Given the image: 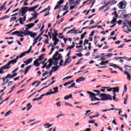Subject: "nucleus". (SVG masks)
<instances>
[{
	"label": "nucleus",
	"mask_w": 131,
	"mask_h": 131,
	"mask_svg": "<svg viewBox=\"0 0 131 131\" xmlns=\"http://www.w3.org/2000/svg\"><path fill=\"white\" fill-rule=\"evenodd\" d=\"M39 7V5H37L35 6L29 8V7H23L21 8V13H26L27 12H35V9H37Z\"/></svg>",
	"instance_id": "obj_1"
},
{
	"label": "nucleus",
	"mask_w": 131,
	"mask_h": 131,
	"mask_svg": "<svg viewBox=\"0 0 131 131\" xmlns=\"http://www.w3.org/2000/svg\"><path fill=\"white\" fill-rule=\"evenodd\" d=\"M62 58V55L61 54H59L58 52H56L55 54L53 55L52 57V60H54V61H53V65L55 66H57L58 64H59V62L58 61H60L61 60V58Z\"/></svg>",
	"instance_id": "obj_2"
},
{
	"label": "nucleus",
	"mask_w": 131,
	"mask_h": 131,
	"mask_svg": "<svg viewBox=\"0 0 131 131\" xmlns=\"http://www.w3.org/2000/svg\"><path fill=\"white\" fill-rule=\"evenodd\" d=\"M100 97H101V101H105L108 100L112 101V97H111V95H107L105 93H102L101 94H100Z\"/></svg>",
	"instance_id": "obj_3"
},
{
	"label": "nucleus",
	"mask_w": 131,
	"mask_h": 131,
	"mask_svg": "<svg viewBox=\"0 0 131 131\" xmlns=\"http://www.w3.org/2000/svg\"><path fill=\"white\" fill-rule=\"evenodd\" d=\"M7 78H10V79L11 78H13V77H12V75H11V74H9L5 78L3 77L2 78V79H3V80L2 86H4V85H6V84H7V83H8V82H9V79H7ZM6 79H7V80L6 82L5 83V80H6Z\"/></svg>",
	"instance_id": "obj_4"
},
{
	"label": "nucleus",
	"mask_w": 131,
	"mask_h": 131,
	"mask_svg": "<svg viewBox=\"0 0 131 131\" xmlns=\"http://www.w3.org/2000/svg\"><path fill=\"white\" fill-rule=\"evenodd\" d=\"M125 1H123L119 3V4H118V7H119V9H125Z\"/></svg>",
	"instance_id": "obj_5"
},
{
	"label": "nucleus",
	"mask_w": 131,
	"mask_h": 131,
	"mask_svg": "<svg viewBox=\"0 0 131 131\" xmlns=\"http://www.w3.org/2000/svg\"><path fill=\"white\" fill-rule=\"evenodd\" d=\"M34 25H35V24L34 23H30L29 24L27 25H25V27H27L26 28V31H29V30H28L29 29H30L31 28H32V27H33L34 26Z\"/></svg>",
	"instance_id": "obj_6"
},
{
	"label": "nucleus",
	"mask_w": 131,
	"mask_h": 131,
	"mask_svg": "<svg viewBox=\"0 0 131 131\" xmlns=\"http://www.w3.org/2000/svg\"><path fill=\"white\" fill-rule=\"evenodd\" d=\"M27 35H29L31 36V37H33V38H34L36 35H37V33H34L32 31H28V34H27Z\"/></svg>",
	"instance_id": "obj_7"
},
{
	"label": "nucleus",
	"mask_w": 131,
	"mask_h": 131,
	"mask_svg": "<svg viewBox=\"0 0 131 131\" xmlns=\"http://www.w3.org/2000/svg\"><path fill=\"white\" fill-rule=\"evenodd\" d=\"M17 33L18 34H24L25 36H27V34H28V31H26V29L25 30V31H22L21 30H20L19 31H17Z\"/></svg>",
	"instance_id": "obj_8"
},
{
	"label": "nucleus",
	"mask_w": 131,
	"mask_h": 131,
	"mask_svg": "<svg viewBox=\"0 0 131 131\" xmlns=\"http://www.w3.org/2000/svg\"><path fill=\"white\" fill-rule=\"evenodd\" d=\"M19 58H21V57H20V56H17L15 59L9 61V62L10 63V64H15V63H17V61Z\"/></svg>",
	"instance_id": "obj_9"
},
{
	"label": "nucleus",
	"mask_w": 131,
	"mask_h": 131,
	"mask_svg": "<svg viewBox=\"0 0 131 131\" xmlns=\"http://www.w3.org/2000/svg\"><path fill=\"white\" fill-rule=\"evenodd\" d=\"M70 58H71V57H68V58L67 59H66L64 64H63V66H66V65H67L68 64H69V63H70V62H71L72 59H70Z\"/></svg>",
	"instance_id": "obj_10"
},
{
	"label": "nucleus",
	"mask_w": 131,
	"mask_h": 131,
	"mask_svg": "<svg viewBox=\"0 0 131 131\" xmlns=\"http://www.w3.org/2000/svg\"><path fill=\"white\" fill-rule=\"evenodd\" d=\"M64 3V0H60L58 2H57V4L56 5V7L54 8V10H57L59 7H60V5H62Z\"/></svg>",
	"instance_id": "obj_11"
},
{
	"label": "nucleus",
	"mask_w": 131,
	"mask_h": 131,
	"mask_svg": "<svg viewBox=\"0 0 131 131\" xmlns=\"http://www.w3.org/2000/svg\"><path fill=\"white\" fill-rule=\"evenodd\" d=\"M124 74H125L126 75H127V79L129 80V81H130V79H131V76L130 74H129V73H128V72H127V71H125L124 72Z\"/></svg>",
	"instance_id": "obj_12"
},
{
	"label": "nucleus",
	"mask_w": 131,
	"mask_h": 131,
	"mask_svg": "<svg viewBox=\"0 0 131 131\" xmlns=\"http://www.w3.org/2000/svg\"><path fill=\"white\" fill-rule=\"evenodd\" d=\"M32 60H33V58H29L28 60H27V61H24V63H25L26 66H27L28 65V64H30V63L32 62Z\"/></svg>",
	"instance_id": "obj_13"
},
{
	"label": "nucleus",
	"mask_w": 131,
	"mask_h": 131,
	"mask_svg": "<svg viewBox=\"0 0 131 131\" xmlns=\"http://www.w3.org/2000/svg\"><path fill=\"white\" fill-rule=\"evenodd\" d=\"M11 64L9 62H8V63H7L5 66H4V67H2V68H3V69H10V68H11V66H10Z\"/></svg>",
	"instance_id": "obj_14"
},
{
	"label": "nucleus",
	"mask_w": 131,
	"mask_h": 131,
	"mask_svg": "<svg viewBox=\"0 0 131 131\" xmlns=\"http://www.w3.org/2000/svg\"><path fill=\"white\" fill-rule=\"evenodd\" d=\"M39 15V13H37L36 12H35L34 13H32L31 16H33L32 17L33 20H35L37 18V16Z\"/></svg>",
	"instance_id": "obj_15"
},
{
	"label": "nucleus",
	"mask_w": 131,
	"mask_h": 131,
	"mask_svg": "<svg viewBox=\"0 0 131 131\" xmlns=\"http://www.w3.org/2000/svg\"><path fill=\"white\" fill-rule=\"evenodd\" d=\"M71 33H76V34L78 33L76 32V30H75V27L73 29L69 31L67 33V34H71Z\"/></svg>",
	"instance_id": "obj_16"
},
{
	"label": "nucleus",
	"mask_w": 131,
	"mask_h": 131,
	"mask_svg": "<svg viewBox=\"0 0 131 131\" xmlns=\"http://www.w3.org/2000/svg\"><path fill=\"white\" fill-rule=\"evenodd\" d=\"M39 60H38L37 59H36L34 61V63L33 65H34V66H36V67H39V66L40 65V63H38V61Z\"/></svg>",
	"instance_id": "obj_17"
},
{
	"label": "nucleus",
	"mask_w": 131,
	"mask_h": 131,
	"mask_svg": "<svg viewBox=\"0 0 131 131\" xmlns=\"http://www.w3.org/2000/svg\"><path fill=\"white\" fill-rule=\"evenodd\" d=\"M31 67H32V66L30 65L25 68V74H26L27 73V72H28V71H29V70H30V69L31 68Z\"/></svg>",
	"instance_id": "obj_18"
},
{
	"label": "nucleus",
	"mask_w": 131,
	"mask_h": 131,
	"mask_svg": "<svg viewBox=\"0 0 131 131\" xmlns=\"http://www.w3.org/2000/svg\"><path fill=\"white\" fill-rule=\"evenodd\" d=\"M29 53H30V52L29 50L26 52H24L19 55V57H20V58H23V57H24V56H25L26 54H29Z\"/></svg>",
	"instance_id": "obj_19"
},
{
	"label": "nucleus",
	"mask_w": 131,
	"mask_h": 131,
	"mask_svg": "<svg viewBox=\"0 0 131 131\" xmlns=\"http://www.w3.org/2000/svg\"><path fill=\"white\" fill-rule=\"evenodd\" d=\"M48 62H49L48 66L51 68L53 66V64H54V60L52 58H50L49 59Z\"/></svg>",
	"instance_id": "obj_20"
},
{
	"label": "nucleus",
	"mask_w": 131,
	"mask_h": 131,
	"mask_svg": "<svg viewBox=\"0 0 131 131\" xmlns=\"http://www.w3.org/2000/svg\"><path fill=\"white\" fill-rule=\"evenodd\" d=\"M108 4L109 5H115L116 4H117V1L115 0H112V1H108Z\"/></svg>",
	"instance_id": "obj_21"
},
{
	"label": "nucleus",
	"mask_w": 131,
	"mask_h": 131,
	"mask_svg": "<svg viewBox=\"0 0 131 131\" xmlns=\"http://www.w3.org/2000/svg\"><path fill=\"white\" fill-rule=\"evenodd\" d=\"M42 97H45V95H41L40 97H38L36 98H34L33 99V102H34V101H39V100H41L42 99Z\"/></svg>",
	"instance_id": "obj_22"
},
{
	"label": "nucleus",
	"mask_w": 131,
	"mask_h": 131,
	"mask_svg": "<svg viewBox=\"0 0 131 131\" xmlns=\"http://www.w3.org/2000/svg\"><path fill=\"white\" fill-rule=\"evenodd\" d=\"M125 69L127 71H129L131 73V67L128 65H125Z\"/></svg>",
	"instance_id": "obj_23"
},
{
	"label": "nucleus",
	"mask_w": 131,
	"mask_h": 131,
	"mask_svg": "<svg viewBox=\"0 0 131 131\" xmlns=\"http://www.w3.org/2000/svg\"><path fill=\"white\" fill-rule=\"evenodd\" d=\"M59 67L60 66H54L52 68V69L54 71V72H55V71H57V70L59 69Z\"/></svg>",
	"instance_id": "obj_24"
},
{
	"label": "nucleus",
	"mask_w": 131,
	"mask_h": 131,
	"mask_svg": "<svg viewBox=\"0 0 131 131\" xmlns=\"http://www.w3.org/2000/svg\"><path fill=\"white\" fill-rule=\"evenodd\" d=\"M113 92H115V93H119V87L117 88H113Z\"/></svg>",
	"instance_id": "obj_25"
},
{
	"label": "nucleus",
	"mask_w": 131,
	"mask_h": 131,
	"mask_svg": "<svg viewBox=\"0 0 131 131\" xmlns=\"http://www.w3.org/2000/svg\"><path fill=\"white\" fill-rule=\"evenodd\" d=\"M43 56H46V54H41L39 57V59H38V61H42V60H43Z\"/></svg>",
	"instance_id": "obj_26"
},
{
	"label": "nucleus",
	"mask_w": 131,
	"mask_h": 131,
	"mask_svg": "<svg viewBox=\"0 0 131 131\" xmlns=\"http://www.w3.org/2000/svg\"><path fill=\"white\" fill-rule=\"evenodd\" d=\"M127 22H128V20H126L124 21V23H123V24L124 25V26H123V27H127V28H128V26H127V24H126L127 23Z\"/></svg>",
	"instance_id": "obj_27"
},
{
	"label": "nucleus",
	"mask_w": 131,
	"mask_h": 131,
	"mask_svg": "<svg viewBox=\"0 0 131 131\" xmlns=\"http://www.w3.org/2000/svg\"><path fill=\"white\" fill-rule=\"evenodd\" d=\"M71 5H75V6H77L78 4H79V2L78 1H76L75 2H70Z\"/></svg>",
	"instance_id": "obj_28"
},
{
	"label": "nucleus",
	"mask_w": 131,
	"mask_h": 131,
	"mask_svg": "<svg viewBox=\"0 0 131 131\" xmlns=\"http://www.w3.org/2000/svg\"><path fill=\"white\" fill-rule=\"evenodd\" d=\"M86 34H88V32H84V33L82 34L81 35L80 39H83V38L85 37V36L84 35H86Z\"/></svg>",
	"instance_id": "obj_29"
},
{
	"label": "nucleus",
	"mask_w": 131,
	"mask_h": 131,
	"mask_svg": "<svg viewBox=\"0 0 131 131\" xmlns=\"http://www.w3.org/2000/svg\"><path fill=\"white\" fill-rule=\"evenodd\" d=\"M70 98H72V94H70V95H67L64 97V100H68V99H70Z\"/></svg>",
	"instance_id": "obj_30"
},
{
	"label": "nucleus",
	"mask_w": 131,
	"mask_h": 131,
	"mask_svg": "<svg viewBox=\"0 0 131 131\" xmlns=\"http://www.w3.org/2000/svg\"><path fill=\"white\" fill-rule=\"evenodd\" d=\"M113 19L112 20V21L110 22L111 24H114L115 22H116L117 19L114 17H113Z\"/></svg>",
	"instance_id": "obj_31"
},
{
	"label": "nucleus",
	"mask_w": 131,
	"mask_h": 131,
	"mask_svg": "<svg viewBox=\"0 0 131 131\" xmlns=\"http://www.w3.org/2000/svg\"><path fill=\"white\" fill-rule=\"evenodd\" d=\"M63 20H64V18H62L60 19V21L59 22V20H57V21L54 25V26H56V25H57V24H58V25H59V24H60V23H61V22H63Z\"/></svg>",
	"instance_id": "obj_32"
},
{
	"label": "nucleus",
	"mask_w": 131,
	"mask_h": 131,
	"mask_svg": "<svg viewBox=\"0 0 131 131\" xmlns=\"http://www.w3.org/2000/svg\"><path fill=\"white\" fill-rule=\"evenodd\" d=\"M18 21H19V23L21 25H23L24 24V22H23V18L22 17H20L19 19H18Z\"/></svg>",
	"instance_id": "obj_33"
},
{
	"label": "nucleus",
	"mask_w": 131,
	"mask_h": 131,
	"mask_svg": "<svg viewBox=\"0 0 131 131\" xmlns=\"http://www.w3.org/2000/svg\"><path fill=\"white\" fill-rule=\"evenodd\" d=\"M111 67H114V68H118V66H117V64H114V63H112V65L109 66Z\"/></svg>",
	"instance_id": "obj_34"
},
{
	"label": "nucleus",
	"mask_w": 131,
	"mask_h": 131,
	"mask_svg": "<svg viewBox=\"0 0 131 131\" xmlns=\"http://www.w3.org/2000/svg\"><path fill=\"white\" fill-rule=\"evenodd\" d=\"M52 34V40L55 39V38H57V36L58 35V34H53L52 33H51Z\"/></svg>",
	"instance_id": "obj_35"
},
{
	"label": "nucleus",
	"mask_w": 131,
	"mask_h": 131,
	"mask_svg": "<svg viewBox=\"0 0 131 131\" xmlns=\"http://www.w3.org/2000/svg\"><path fill=\"white\" fill-rule=\"evenodd\" d=\"M8 18H10V16H8L7 15H5L4 16H3L2 17H1V20H5V19H8Z\"/></svg>",
	"instance_id": "obj_36"
},
{
	"label": "nucleus",
	"mask_w": 131,
	"mask_h": 131,
	"mask_svg": "<svg viewBox=\"0 0 131 131\" xmlns=\"http://www.w3.org/2000/svg\"><path fill=\"white\" fill-rule=\"evenodd\" d=\"M44 126H47L45 127V128H50V127H51V126H53V125L52 124H45L44 125Z\"/></svg>",
	"instance_id": "obj_37"
},
{
	"label": "nucleus",
	"mask_w": 131,
	"mask_h": 131,
	"mask_svg": "<svg viewBox=\"0 0 131 131\" xmlns=\"http://www.w3.org/2000/svg\"><path fill=\"white\" fill-rule=\"evenodd\" d=\"M67 6H68V3L66 4V5L64 6V8H63V11H66L68 10V7H67Z\"/></svg>",
	"instance_id": "obj_38"
},
{
	"label": "nucleus",
	"mask_w": 131,
	"mask_h": 131,
	"mask_svg": "<svg viewBox=\"0 0 131 131\" xmlns=\"http://www.w3.org/2000/svg\"><path fill=\"white\" fill-rule=\"evenodd\" d=\"M58 89L59 88L58 86L53 88V90L56 94H57V93H59V91H58Z\"/></svg>",
	"instance_id": "obj_39"
},
{
	"label": "nucleus",
	"mask_w": 131,
	"mask_h": 131,
	"mask_svg": "<svg viewBox=\"0 0 131 131\" xmlns=\"http://www.w3.org/2000/svg\"><path fill=\"white\" fill-rule=\"evenodd\" d=\"M113 54L112 53H106V55H104V57H112Z\"/></svg>",
	"instance_id": "obj_40"
},
{
	"label": "nucleus",
	"mask_w": 131,
	"mask_h": 131,
	"mask_svg": "<svg viewBox=\"0 0 131 131\" xmlns=\"http://www.w3.org/2000/svg\"><path fill=\"white\" fill-rule=\"evenodd\" d=\"M10 19L11 20H10V22H12V21H15V20H17V17H11Z\"/></svg>",
	"instance_id": "obj_41"
},
{
	"label": "nucleus",
	"mask_w": 131,
	"mask_h": 131,
	"mask_svg": "<svg viewBox=\"0 0 131 131\" xmlns=\"http://www.w3.org/2000/svg\"><path fill=\"white\" fill-rule=\"evenodd\" d=\"M18 70H19V68H17L15 69H14V70H13L11 72V73H12L13 74H14V73H15V72H16V71H18Z\"/></svg>",
	"instance_id": "obj_42"
},
{
	"label": "nucleus",
	"mask_w": 131,
	"mask_h": 131,
	"mask_svg": "<svg viewBox=\"0 0 131 131\" xmlns=\"http://www.w3.org/2000/svg\"><path fill=\"white\" fill-rule=\"evenodd\" d=\"M11 110H9L8 112H7L5 115V116H9V115H10V114H11Z\"/></svg>",
	"instance_id": "obj_43"
},
{
	"label": "nucleus",
	"mask_w": 131,
	"mask_h": 131,
	"mask_svg": "<svg viewBox=\"0 0 131 131\" xmlns=\"http://www.w3.org/2000/svg\"><path fill=\"white\" fill-rule=\"evenodd\" d=\"M63 62H64V60L63 59H61L60 63H59V67H61V66H63Z\"/></svg>",
	"instance_id": "obj_44"
},
{
	"label": "nucleus",
	"mask_w": 131,
	"mask_h": 131,
	"mask_svg": "<svg viewBox=\"0 0 131 131\" xmlns=\"http://www.w3.org/2000/svg\"><path fill=\"white\" fill-rule=\"evenodd\" d=\"M43 32H45V31H42L41 32V33H40V34H39L38 36H37V37H38V38H40V36H41V35H42V34H43Z\"/></svg>",
	"instance_id": "obj_45"
},
{
	"label": "nucleus",
	"mask_w": 131,
	"mask_h": 131,
	"mask_svg": "<svg viewBox=\"0 0 131 131\" xmlns=\"http://www.w3.org/2000/svg\"><path fill=\"white\" fill-rule=\"evenodd\" d=\"M58 45V42L54 41V42L53 45L51 46L52 48H55V46H57Z\"/></svg>",
	"instance_id": "obj_46"
},
{
	"label": "nucleus",
	"mask_w": 131,
	"mask_h": 131,
	"mask_svg": "<svg viewBox=\"0 0 131 131\" xmlns=\"http://www.w3.org/2000/svg\"><path fill=\"white\" fill-rule=\"evenodd\" d=\"M3 67L0 69V74H4L5 73L3 70H4Z\"/></svg>",
	"instance_id": "obj_47"
},
{
	"label": "nucleus",
	"mask_w": 131,
	"mask_h": 131,
	"mask_svg": "<svg viewBox=\"0 0 131 131\" xmlns=\"http://www.w3.org/2000/svg\"><path fill=\"white\" fill-rule=\"evenodd\" d=\"M55 50V47L52 48L51 50V52L49 53V55H52L54 51Z\"/></svg>",
	"instance_id": "obj_48"
},
{
	"label": "nucleus",
	"mask_w": 131,
	"mask_h": 131,
	"mask_svg": "<svg viewBox=\"0 0 131 131\" xmlns=\"http://www.w3.org/2000/svg\"><path fill=\"white\" fill-rule=\"evenodd\" d=\"M75 85V83L73 82L70 86L68 87V89H71V88H73Z\"/></svg>",
	"instance_id": "obj_49"
},
{
	"label": "nucleus",
	"mask_w": 131,
	"mask_h": 131,
	"mask_svg": "<svg viewBox=\"0 0 131 131\" xmlns=\"http://www.w3.org/2000/svg\"><path fill=\"white\" fill-rule=\"evenodd\" d=\"M73 77V76H70L69 77H66V78H64L63 79H70V78H72Z\"/></svg>",
	"instance_id": "obj_50"
},
{
	"label": "nucleus",
	"mask_w": 131,
	"mask_h": 131,
	"mask_svg": "<svg viewBox=\"0 0 131 131\" xmlns=\"http://www.w3.org/2000/svg\"><path fill=\"white\" fill-rule=\"evenodd\" d=\"M96 27H98V25L93 26L89 28V29H94V28H96Z\"/></svg>",
	"instance_id": "obj_51"
},
{
	"label": "nucleus",
	"mask_w": 131,
	"mask_h": 131,
	"mask_svg": "<svg viewBox=\"0 0 131 131\" xmlns=\"http://www.w3.org/2000/svg\"><path fill=\"white\" fill-rule=\"evenodd\" d=\"M113 99L115 102H117V101H118V99L116 98V97L115 96H114L113 97Z\"/></svg>",
	"instance_id": "obj_52"
},
{
	"label": "nucleus",
	"mask_w": 131,
	"mask_h": 131,
	"mask_svg": "<svg viewBox=\"0 0 131 131\" xmlns=\"http://www.w3.org/2000/svg\"><path fill=\"white\" fill-rule=\"evenodd\" d=\"M128 97V96L127 95L126 96V99H124V105H126V100H127V98Z\"/></svg>",
	"instance_id": "obj_53"
},
{
	"label": "nucleus",
	"mask_w": 131,
	"mask_h": 131,
	"mask_svg": "<svg viewBox=\"0 0 131 131\" xmlns=\"http://www.w3.org/2000/svg\"><path fill=\"white\" fill-rule=\"evenodd\" d=\"M17 34H18V31H15V32L11 33L12 35H16V36H17Z\"/></svg>",
	"instance_id": "obj_54"
},
{
	"label": "nucleus",
	"mask_w": 131,
	"mask_h": 131,
	"mask_svg": "<svg viewBox=\"0 0 131 131\" xmlns=\"http://www.w3.org/2000/svg\"><path fill=\"white\" fill-rule=\"evenodd\" d=\"M112 123L115 124V125H117V123L116 122V119H114L112 121Z\"/></svg>",
	"instance_id": "obj_55"
},
{
	"label": "nucleus",
	"mask_w": 131,
	"mask_h": 131,
	"mask_svg": "<svg viewBox=\"0 0 131 131\" xmlns=\"http://www.w3.org/2000/svg\"><path fill=\"white\" fill-rule=\"evenodd\" d=\"M69 84H70V81H68V82H66L64 84V86H66V85H68Z\"/></svg>",
	"instance_id": "obj_56"
},
{
	"label": "nucleus",
	"mask_w": 131,
	"mask_h": 131,
	"mask_svg": "<svg viewBox=\"0 0 131 131\" xmlns=\"http://www.w3.org/2000/svg\"><path fill=\"white\" fill-rule=\"evenodd\" d=\"M39 39V38H38V37H37L34 40V42L35 43H37V40H38Z\"/></svg>",
	"instance_id": "obj_57"
},
{
	"label": "nucleus",
	"mask_w": 131,
	"mask_h": 131,
	"mask_svg": "<svg viewBox=\"0 0 131 131\" xmlns=\"http://www.w3.org/2000/svg\"><path fill=\"white\" fill-rule=\"evenodd\" d=\"M118 59H128V57H118Z\"/></svg>",
	"instance_id": "obj_58"
},
{
	"label": "nucleus",
	"mask_w": 131,
	"mask_h": 131,
	"mask_svg": "<svg viewBox=\"0 0 131 131\" xmlns=\"http://www.w3.org/2000/svg\"><path fill=\"white\" fill-rule=\"evenodd\" d=\"M48 64V62H46L44 65L42 67V69H43L44 68H46L47 67V65Z\"/></svg>",
	"instance_id": "obj_59"
},
{
	"label": "nucleus",
	"mask_w": 131,
	"mask_h": 131,
	"mask_svg": "<svg viewBox=\"0 0 131 131\" xmlns=\"http://www.w3.org/2000/svg\"><path fill=\"white\" fill-rule=\"evenodd\" d=\"M76 55L78 56V57H82L83 56L81 53H77Z\"/></svg>",
	"instance_id": "obj_60"
},
{
	"label": "nucleus",
	"mask_w": 131,
	"mask_h": 131,
	"mask_svg": "<svg viewBox=\"0 0 131 131\" xmlns=\"http://www.w3.org/2000/svg\"><path fill=\"white\" fill-rule=\"evenodd\" d=\"M56 105L57 106V107H60L61 106V102H58L56 103Z\"/></svg>",
	"instance_id": "obj_61"
},
{
	"label": "nucleus",
	"mask_w": 131,
	"mask_h": 131,
	"mask_svg": "<svg viewBox=\"0 0 131 131\" xmlns=\"http://www.w3.org/2000/svg\"><path fill=\"white\" fill-rule=\"evenodd\" d=\"M88 123H95V120H92L91 121H89Z\"/></svg>",
	"instance_id": "obj_62"
},
{
	"label": "nucleus",
	"mask_w": 131,
	"mask_h": 131,
	"mask_svg": "<svg viewBox=\"0 0 131 131\" xmlns=\"http://www.w3.org/2000/svg\"><path fill=\"white\" fill-rule=\"evenodd\" d=\"M95 33V31H93L92 32H91V34L89 35V36H94V34Z\"/></svg>",
	"instance_id": "obj_63"
},
{
	"label": "nucleus",
	"mask_w": 131,
	"mask_h": 131,
	"mask_svg": "<svg viewBox=\"0 0 131 131\" xmlns=\"http://www.w3.org/2000/svg\"><path fill=\"white\" fill-rule=\"evenodd\" d=\"M99 65H106V64H105L104 61H102V62L99 63Z\"/></svg>",
	"instance_id": "obj_64"
}]
</instances>
